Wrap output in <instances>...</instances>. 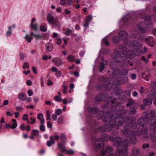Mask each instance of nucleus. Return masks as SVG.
<instances>
[{
  "label": "nucleus",
  "mask_w": 156,
  "mask_h": 156,
  "mask_svg": "<svg viewBox=\"0 0 156 156\" xmlns=\"http://www.w3.org/2000/svg\"><path fill=\"white\" fill-rule=\"evenodd\" d=\"M114 60L116 62H121L123 60L122 57L124 56V52L119 48H116L114 50Z\"/></svg>",
  "instance_id": "f257e3e1"
},
{
  "label": "nucleus",
  "mask_w": 156,
  "mask_h": 156,
  "mask_svg": "<svg viewBox=\"0 0 156 156\" xmlns=\"http://www.w3.org/2000/svg\"><path fill=\"white\" fill-rule=\"evenodd\" d=\"M110 137V136L109 137L106 134H102L101 138L96 140L95 142L96 147L99 148L103 147L104 146L103 142L108 141Z\"/></svg>",
  "instance_id": "f03ea898"
},
{
  "label": "nucleus",
  "mask_w": 156,
  "mask_h": 156,
  "mask_svg": "<svg viewBox=\"0 0 156 156\" xmlns=\"http://www.w3.org/2000/svg\"><path fill=\"white\" fill-rule=\"evenodd\" d=\"M129 143V141L128 140H126L123 141L122 144L119 145L118 147V151L119 153H121L123 156H126L127 155V148L126 145Z\"/></svg>",
  "instance_id": "7ed1b4c3"
},
{
  "label": "nucleus",
  "mask_w": 156,
  "mask_h": 156,
  "mask_svg": "<svg viewBox=\"0 0 156 156\" xmlns=\"http://www.w3.org/2000/svg\"><path fill=\"white\" fill-rule=\"evenodd\" d=\"M47 20L48 23L54 26H56L60 27V24L58 20V18L56 17L54 18L51 14H48L47 16Z\"/></svg>",
  "instance_id": "20e7f679"
},
{
  "label": "nucleus",
  "mask_w": 156,
  "mask_h": 156,
  "mask_svg": "<svg viewBox=\"0 0 156 156\" xmlns=\"http://www.w3.org/2000/svg\"><path fill=\"white\" fill-rule=\"evenodd\" d=\"M123 133L125 135L128 134L127 136L129 137L131 135L132 136L133 140V142H132L133 144H135L136 142V141L134 136V134L135 133V132L133 131H129L127 129H125L122 130V131Z\"/></svg>",
  "instance_id": "39448f33"
},
{
  "label": "nucleus",
  "mask_w": 156,
  "mask_h": 156,
  "mask_svg": "<svg viewBox=\"0 0 156 156\" xmlns=\"http://www.w3.org/2000/svg\"><path fill=\"white\" fill-rule=\"evenodd\" d=\"M52 62L57 66H59L63 64L62 59L58 57L54 58L52 59Z\"/></svg>",
  "instance_id": "423d86ee"
},
{
  "label": "nucleus",
  "mask_w": 156,
  "mask_h": 156,
  "mask_svg": "<svg viewBox=\"0 0 156 156\" xmlns=\"http://www.w3.org/2000/svg\"><path fill=\"white\" fill-rule=\"evenodd\" d=\"M145 41L146 44H148L150 46L153 47L155 44V41L152 39V37H148L145 39Z\"/></svg>",
  "instance_id": "0eeeda50"
},
{
  "label": "nucleus",
  "mask_w": 156,
  "mask_h": 156,
  "mask_svg": "<svg viewBox=\"0 0 156 156\" xmlns=\"http://www.w3.org/2000/svg\"><path fill=\"white\" fill-rule=\"evenodd\" d=\"M130 47L136 50L138 48H140L142 46L141 44L138 43L136 41H134L130 44Z\"/></svg>",
  "instance_id": "6e6552de"
},
{
  "label": "nucleus",
  "mask_w": 156,
  "mask_h": 156,
  "mask_svg": "<svg viewBox=\"0 0 156 156\" xmlns=\"http://www.w3.org/2000/svg\"><path fill=\"white\" fill-rule=\"evenodd\" d=\"M120 118H116L115 121H111L110 123H112V126L117 125L118 126L121 125L123 123L122 121H121Z\"/></svg>",
  "instance_id": "1a4fd4ad"
},
{
  "label": "nucleus",
  "mask_w": 156,
  "mask_h": 156,
  "mask_svg": "<svg viewBox=\"0 0 156 156\" xmlns=\"http://www.w3.org/2000/svg\"><path fill=\"white\" fill-rule=\"evenodd\" d=\"M127 33L125 31H121L119 34V37L122 40H125L127 37Z\"/></svg>",
  "instance_id": "9d476101"
},
{
  "label": "nucleus",
  "mask_w": 156,
  "mask_h": 156,
  "mask_svg": "<svg viewBox=\"0 0 156 156\" xmlns=\"http://www.w3.org/2000/svg\"><path fill=\"white\" fill-rule=\"evenodd\" d=\"M109 140L112 141L114 142V143H116L117 144L119 145L121 144L122 141V139L119 137H117L114 139L113 137L110 136Z\"/></svg>",
  "instance_id": "9b49d317"
},
{
  "label": "nucleus",
  "mask_w": 156,
  "mask_h": 156,
  "mask_svg": "<svg viewBox=\"0 0 156 156\" xmlns=\"http://www.w3.org/2000/svg\"><path fill=\"white\" fill-rule=\"evenodd\" d=\"M152 101L151 99L150 98H145L144 100V105L141 106L142 107L144 105H148L152 104Z\"/></svg>",
  "instance_id": "f8f14e48"
},
{
  "label": "nucleus",
  "mask_w": 156,
  "mask_h": 156,
  "mask_svg": "<svg viewBox=\"0 0 156 156\" xmlns=\"http://www.w3.org/2000/svg\"><path fill=\"white\" fill-rule=\"evenodd\" d=\"M58 146L60 149L61 151L62 152H65V151H66V146L65 145V144L62 143H59L58 144Z\"/></svg>",
  "instance_id": "ddd939ff"
},
{
  "label": "nucleus",
  "mask_w": 156,
  "mask_h": 156,
  "mask_svg": "<svg viewBox=\"0 0 156 156\" xmlns=\"http://www.w3.org/2000/svg\"><path fill=\"white\" fill-rule=\"evenodd\" d=\"M46 49L47 51L50 52L53 50V47L51 43H48L46 44Z\"/></svg>",
  "instance_id": "4468645a"
},
{
  "label": "nucleus",
  "mask_w": 156,
  "mask_h": 156,
  "mask_svg": "<svg viewBox=\"0 0 156 156\" xmlns=\"http://www.w3.org/2000/svg\"><path fill=\"white\" fill-rule=\"evenodd\" d=\"M27 95L24 93H22L18 95V98L21 101L26 100Z\"/></svg>",
  "instance_id": "2eb2a0df"
},
{
  "label": "nucleus",
  "mask_w": 156,
  "mask_h": 156,
  "mask_svg": "<svg viewBox=\"0 0 156 156\" xmlns=\"http://www.w3.org/2000/svg\"><path fill=\"white\" fill-rule=\"evenodd\" d=\"M50 140L48 141L47 142V145L48 147L51 146L52 144H54L55 143L54 140V137L52 136H51L50 137Z\"/></svg>",
  "instance_id": "dca6fc26"
},
{
  "label": "nucleus",
  "mask_w": 156,
  "mask_h": 156,
  "mask_svg": "<svg viewBox=\"0 0 156 156\" xmlns=\"http://www.w3.org/2000/svg\"><path fill=\"white\" fill-rule=\"evenodd\" d=\"M12 125L10 127V128L11 129H14L16 128L17 125V123L16 121V120L14 119H13L12 120Z\"/></svg>",
  "instance_id": "f3484780"
},
{
  "label": "nucleus",
  "mask_w": 156,
  "mask_h": 156,
  "mask_svg": "<svg viewBox=\"0 0 156 156\" xmlns=\"http://www.w3.org/2000/svg\"><path fill=\"white\" fill-rule=\"evenodd\" d=\"M60 139L62 143H66L67 141L66 136L64 133H62L60 137Z\"/></svg>",
  "instance_id": "a211bd4d"
},
{
  "label": "nucleus",
  "mask_w": 156,
  "mask_h": 156,
  "mask_svg": "<svg viewBox=\"0 0 156 156\" xmlns=\"http://www.w3.org/2000/svg\"><path fill=\"white\" fill-rule=\"evenodd\" d=\"M112 150V148L111 147H108L106 148L105 150L102 151H101V154L102 155H104L106 153L111 152Z\"/></svg>",
  "instance_id": "6ab92c4d"
},
{
  "label": "nucleus",
  "mask_w": 156,
  "mask_h": 156,
  "mask_svg": "<svg viewBox=\"0 0 156 156\" xmlns=\"http://www.w3.org/2000/svg\"><path fill=\"white\" fill-rule=\"evenodd\" d=\"M30 35H33L34 38L37 39H40L43 37L42 35L41 34H34L33 32L31 33Z\"/></svg>",
  "instance_id": "aec40b11"
},
{
  "label": "nucleus",
  "mask_w": 156,
  "mask_h": 156,
  "mask_svg": "<svg viewBox=\"0 0 156 156\" xmlns=\"http://www.w3.org/2000/svg\"><path fill=\"white\" fill-rule=\"evenodd\" d=\"M30 26L31 28L34 30L37 31L38 30V25L37 23L33 24L30 23Z\"/></svg>",
  "instance_id": "412c9836"
},
{
  "label": "nucleus",
  "mask_w": 156,
  "mask_h": 156,
  "mask_svg": "<svg viewBox=\"0 0 156 156\" xmlns=\"http://www.w3.org/2000/svg\"><path fill=\"white\" fill-rule=\"evenodd\" d=\"M72 31L69 29L67 28L64 30V33L66 35L68 36L72 34Z\"/></svg>",
  "instance_id": "4be33fe9"
},
{
  "label": "nucleus",
  "mask_w": 156,
  "mask_h": 156,
  "mask_svg": "<svg viewBox=\"0 0 156 156\" xmlns=\"http://www.w3.org/2000/svg\"><path fill=\"white\" fill-rule=\"evenodd\" d=\"M47 26L46 24H43L40 27V30L42 32H45L47 30Z\"/></svg>",
  "instance_id": "5701e85b"
},
{
  "label": "nucleus",
  "mask_w": 156,
  "mask_h": 156,
  "mask_svg": "<svg viewBox=\"0 0 156 156\" xmlns=\"http://www.w3.org/2000/svg\"><path fill=\"white\" fill-rule=\"evenodd\" d=\"M67 58L68 60L70 62H73L74 61L75 59V57L73 55H69L67 57Z\"/></svg>",
  "instance_id": "b1692460"
},
{
  "label": "nucleus",
  "mask_w": 156,
  "mask_h": 156,
  "mask_svg": "<svg viewBox=\"0 0 156 156\" xmlns=\"http://www.w3.org/2000/svg\"><path fill=\"white\" fill-rule=\"evenodd\" d=\"M134 101L132 99H129L128 101V103L126 104V106H128L129 105H132L134 104Z\"/></svg>",
  "instance_id": "393cba45"
},
{
  "label": "nucleus",
  "mask_w": 156,
  "mask_h": 156,
  "mask_svg": "<svg viewBox=\"0 0 156 156\" xmlns=\"http://www.w3.org/2000/svg\"><path fill=\"white\" fill-rule=\"evenodd\" d=\"M140 154L139 150L137 148H134L132 151V154L133 155H137Z\"/></svg>",
  "instance_id": "a878e982"
},
{
  "label": "nucleus",
  "mask_w": 156,
  "mask_h": 156,
  "mask_svg": "<svg viewBox=\"0 0 156 156\" xmlns=\"http://www.w3.org/2000/svg\"><path fill=\"white\" fill-rule=\"evenodd\" d=\"M24 38L28 42H30L31 41V40L33 39L32 37H29V35L27 34H26V36Z\"/></svg>",
  "instance_id": "bb28decb"
},
{
  "label": "nucleus",
  "mask_w": 156,
  "mask_h": 156,
  "mask_svg": "<svg viewBox=\"0 0 156 156\" xmlns=\"http://www.w3.org/2000/svg\"><path fill=\"white\" fill-rule=\"evenodd\" d=\"M31 133L33 135L38 136L39 135V131L38 130L33 129L32 130Z\"/></svg>",
  "instance_id": "cd10ccee"
},
{
  "label": "nucleus",
  "mask_w": 156,
  "mask_h": 156,
  "mask_svg": "<svg viewBox=\"0 0 156 156\" xmlns=\"http://www.w3.org/2000/svg\"><path fill=\"white\" fill-rule=\"evenodd\" d=\"M65 152L67 154L70 155H73L74 153V151L72 150H67L66 149V151H65Z\"/></svg>",
  "instance_id": "c85d7f7f"
},
{
  "label": "nucleus",
  "mask_w": 156,
  "mask_h": 156,
  "mask_svg": "<svg viewBox=\"0 0 156 156\" xmlns=\"http://www.w3.org/2000/svg\"><path fill=\"white\" fill-rule=\"evenodd\" d=\"M89 110L93 114H94L96 113L98 111V109L96 108H92Z\"/></svg>",
  "instance_id": "c756f323"
},
{
  "label": "nucleus",
  "mask_w": 156,
  "mask_h": 156,
  "mask_svg": "<svg viewBox=\"0 0 156 156\" xmlns=\"http://www.w3.org/2000/svg\"><path fill=\"white\" fill-rule=\"evenodd\" d=\"M29 120V123L32 124L35 123L36 119L35 118H30Z\"/></svg>",
  "instance_id": "7c9ffc66"
},
{
  "label": "nucleus",
  "mask_w": 156,
  "mask_h": 156,
  "mask_svg": "<svg viewBox=\"0 0 156 156\" xmlns=\"http://www.w3.org/2000/svg\"><path fill=\"white\" fill-rule=\"evenodd\" d=\"M155 114V111L154 110H151L149 112V114L151 117H154Z\"/></svg>",
  "instance_id": "2f4dec72"
},
{
  "label": "nucleus",
  "mask_w": 156,
  "mask_h": 156,
  "mask_svg": "<svg viewBox=\"0 0 156 156\" xmlns=\"http://www.w3.org/2000/svg\"><path fill=\"white\" fill-rule=\"evenodd\" d=\"M113 41L115 44H117L119 42V39L116 36H115L113 38Z\"/></svg>",
  "instance_id": "473e14b6"
},
{
  "label": "nucleus",
  "mask_w": 156,
  "mask_h": 156,
  "mask_svg": "<svg viewBox=\"0 0 156 156\" xmlns=\"http://www.w3.org/2000/svg\"><path fill=\"white\" fill-rule=\"evenodd\" d=\"M100 65V71L101 72L102 70L105 69L104 64L103 62H101Z\"/></svg>",
  "instance_id": "72a5a7b5"
},
{
  "label": "nucleus",
  "mask_w": 156,
  "mask_h": 156,
  "mask_svg": "<svg viewBox=\"0 0 156 156\" xmlns=\"http://www.w3.org/2000/svg\"><path fill=\"white\" fill-rule=\"evenodd\" d=\"M142 77L144 79L147 81H148L149 80V76L148 75H146L145 73H144L142 74Z\"/></svg>",
  "instance_id": "f704fd0d"
},
{
  "label": "nucleus",
  "mask_w": 156,
  "mask_h": 156,
  "mask_svg": "<svg viewBox=\"0 0 156 156\" xmlns=\"http://www.w3.org/2000/svg\"><path fill=\"white\" fill-rule=\"evenodd\" d=\"M62 113V110L61 109H58L55 111V113L58 115H59Z\"/></svg>",
  "instance_id": "c9c22d12"
},
{
  "label": "nucleus",
  "mask_w": 156,
  "mask_h": 156,
  "mask_svg": "<svg viewBox=\"0 0 156 156\" xmlns=\"http://www.w3.org/2000/svg\"><path fill=\"white\" fill-rule=\"evenodd\" d=\"M92 19V16L91 15H88L86 17V21L87 22L90 23Z\"/></svg>",
  "instance_id": "e433bc0d"
},
{
  "label": "nucleus",
  "mask_w": 156,
  "mask_h": 156,
  "mask_svg": "<svg viewBox=\"0 0 156 156\" xmlns=\"http://www.w3.org/2000/svg\"><path fill=\"white\" fill-rule=\"evenodd\" d=\"M9 30L6 32L7 36H9L11 34V27L10 26H9L8 27Z\"/></svg>",
  "instance_id": "4c0bfd02"
},
{
  "label": "nucleus",
  "mask_w": 156,
  "mask_h": 156,
  "mask_svg": "<svg viewBox=\"0 0 156 156\" xmlns=\"http://www.w3.org/2000/svg\"><path fill=\"white\" fill-rule=\"evenodd\" d=\"M54 137V140L55 139V140H58L59 138V136L56 133H55L54 136H52Z\"/></svg>",
  "instance_id": "58836bf2"
},
{
  "label": "nucleus",
  "mask_w": 156,
  "mask_h": 156,
  "mask_svg": "<svg viewBox=\"0 0 156 156\" xmlns=\"http://www.w3.org/2000/svg\"><path fill=\"white\" fill-rule=\"evenodd\" d=\"M62 74L61 72L59 70H58L56 72L55 75L58 77H59L61 76Z\"/></svg>",
  "instance_id": "ea45409f"
},
{
  "label": "nucleus",
  "mask_w": 156,
  "mask_h": 156,
  "mask_svg": "<svg viewBox=\"0 0 156 156\" xmlns=\"http://www.w3.org/2000/svg\"><path fill=\"white\" fill-rule=\"evenodd\" d=\"M60 4L62 5H63L67 4V0H61L60 1Z\"/></svg>",
  "instance_id": "a19ab883"
},
{
  "label": "nucleus",
  "mask_w": 156,
  "mask_h": 156,
  "mask_svg": "<svg viewBox=\"0 0 156 156\" xmlns=\"http://www.w3.org/2000/svg\"><path fill=\"white\" fill-rule=\"evenodd\" d=\"M40 129L42 132L44 131H45V126L43 124H41L40 126Z\"/></svg>",
  "instance_id": "79ce46f5"
},
{
  "label": "nucleus",
  "mask_w": 156,
  "mask_h": 156,
  "mask_svg": "<svg viewBox=\"0 0 156 156\" xmlns=\"http://www.w3.org/2000/svg\"><path fill=\"white\" fill-rule=\"evenodd\" d=\"M55 100L57 101H58L59 102H61L62 101V99L60 97H58V96H56L55 97Z\"/></svg>",
  "instance_id": "37998d69"
},
{
  "label": "nucleus",
  "mask_w": 156,
  "mask_h": 156,
  "mask_svg": "<svg viewBox=\"0 0 156 156\" xmlns=\"http://www.w3.org/2000/svg\"><path fill=\"white\" fill-rule=\"evenodd\" d=\"M29 67L28 64L27 62L24 63V65L23 66V69H25L26 68L27 69H28Z\"/></svg>",
  "instance_id": "c03bdc74"
},
{
  "label": "nucleus",
  "mask_w": 156,
  "mask_h": 156,
  "mask_svg": "<svg viewBox=\"0 0 156 156\" xmlns=\"http://www.w3.org/2000/svg\"><path fill=\"white\" fill-rule=\"evenodd\" d=\"M141 60L145 63H147L148 61V59L146 58L144 56L142 57Z\"/></svg>",
  "instance_id": "a18cd8bd"
},
{
  "label": "nucleus",
  "mask_w": 156,
  "mask_h": 156,
  "mask_svg": "<svg viewBox=\"0 0 156 156\" xmlns=\"http://www.w3.org/2000/svg\"><path fill=\"white\" fill-rule=\"evenodd\" d=\"M143 19H144L146 21H148L150 20L151 17L150 16H142Z\"/></svg>",
  "instance_id": "49530a36"
},
{
  "label": "nucleus",
  "mask_w": 156,
  "mask_h": 156,
  "mask_svg": "<svg viewBox=\"0 0 156 156\" xmlns=\"http://www.w3.org/2000/svg\"><path fill=\"white\" fill-rule=\"evenodd\" d=\"M128 72V70L126 69H123L122 71V73L123 75H125Z\"/></svg>",
  "instance_id": "de8ad7c7"
},
{
  "label": "nucleus",
  "mask_w": 156,
  "mask_h": 156,
  "mask_svg": "<svg viewBox=\"0 0 156 156\" xmlns=\"http://www.w3.org/2000/svg\"><path fill=\"white\" fill-rule=\"evenodd\" d=\"M56 43L58 44V45H60L61 44V41H62V40L61 38H58L57 39H56Z\"/></svg>",
  "instance_id": "09e8293b"
},
{
  "label": "nucleus",
  "mask_w": 156,
  "mask_h": 156,
  "mask_svg": "<svg viewBox=\"0 0 156 156\" xmlns=\"http://www.w3.org/2000/svg\"><path fill=\"white\" fill-rule=\"evenodd\" d=\"M103 42L106 46H108L109 45V43L105 38L103 39Z\"/></svg>",
  "instance_id": "8fccbe9b"
},
{
  "label": "nucleus",
  "mask_w": 156,
  "mask_h": 156,
  "mask_svg": "<svg viewBox=\"0 0 156 156\" xmlns=\"http://www.w3.org/2000/svg\"><path fill=\"white\" fill-rule=\"evenodd\" d=\"M26 56V55L24 53H21L20 54V57L21 59H23Z\"/></svg>",
  "instance_id": "3c124183"
},
{
  "label": "nucleus",
  "mask_w": 156,
  "mask_h": 156,
  "mask_svg": "<svg viewBox=\"0 0 156 156\" xmlns=\"http://www.w3.org/2000/svg\"><path fill=\"white\" fill-rule=\"evenodd\" d=\"M38 119L40 121L41 124H43L44 122V119L43 118H38Z\"/></svg>",
  "instance_id": "603ef678"
},
{
  "label": "nucleus",
  "mask_w": 156,
  "mask_h": 156,
  "mask_svg": "<svg viewBox=\"0 0 156 156\" xmlns=\"http://www.w3.org/2000/svg\"><path fill=\"white\" fill-rule=\"evenodd\" d=\"M139 30L142 33H145L146 32L145 30L141 27L139 28Z\"/></svg>",
  "instance_id": "864d4df0"
},
{
  "label": "nucleus",
  "mask_w": 156,
  "mask_h": 156,
  "mask_svg": "<svg viewBox=\"0 0 156 156\" xmlns=\"http://www.w3.org/2000/svg\"><path fill=\"white\" fill-rule=\"evenodd\" d=\"M20 128L22 130H24L25 128L24 124H23L20 125Z\"/></svg>",
  "instance_id": "5fc2aeb1"
},
{
  "label": "nucleus",
  "mask_w": 156,
  "mask_h": 156,
  "mask_svg": "<svg viewBox=\"0 0 156 156\" xmlns=\"http://www.w3.org/2000/svg\"><path fill=\"white\" fill-rule=\"evenodd\" d=\"M27 93L28 96H32L33 94V91L30 90H28L27 92Z\"/></svg>",
  "instance_id": "6e6d98bb"
},
{
  "label": "nucleus",
  "mask_w": 156,
  "mask_h": 156,
  "mask_svg": "<svg viewBox=\"0 0 156 156\" xmlns=\"http://www.w3.org/2000/svg\"><path fill=\"white\" fill-rule=\"evenodd\" d=\"M67 4L68 5H71L73 3L72 0H67Z\"/></svg>",
  "instance_id": "4d7b16f0"
},
{
  "label": "nucleus",
  "mask_w": 156,
  "mask_h": 156,
  "mask_svg": "<svg viewBox=\"0 0 156 156\" xmlns=\"http://www.w3.org/2000/svg\"><path fill=\"white\" fill-rule=\"evenodd\" d=\"M6 114L7 116H13V113H11L9 111H7L6 112Z\"/></svg>",
  "instance_id": "13d9d810"
},
{
  "label": "nucleus",
  "mask_w": 156,
  "mask_h": 156,
  "mask_svg": "<svg viewBox=\"0 0 156 156\" xmlns=\"http://www.w3.org/2000/svg\"><path fill=\"white\" fill-rule=\"evenodd\" d=\"M136 110L134 108H133L130 111V113L132 114H134L135 113Z\"/></svg>",
  "instance_id": "bf43d9fd"
},
{
  "label": "nucleus",
  "mask_w": 156,
  "mask_h": 156,
  "mask_svg": "<svg viewBox=\"0 0 156 156\" xmlns=\"http://www.w3.org/2000/svg\"><path fill=\"white\" fill-rule=\"evenodd\" d=\"M32 70L33 72L35 74H37V73L36 69L35 67L33 66L32 68Z\"/></svg>",
  "instance_id": "052dcab7"
},
{
  "label": "nucleus",
  "mask_w": 156,
  "mask_h": 156,
  "mask_svg": "<svg viewBox=\"0 0 156 156\" xmlns=\"http://www.w3.org/2000/svg\"><path fill=\"white\" fill-rule=\"evenodd\" d=\"M151 86L152 87H156V81H153L151 83Z\"/></svg>",
  "instance_id": "680f3d73"
},
{
  "label": "nucleus",
  "mask_w": 156,
  "mask_h": 156,
  "mask_svg": "<svg viewBox=\"0 0 156 156\" xmlns=\"http://www.w3.org/2000/svg\"><path fill=\"white\" fill-rule=\"evenodd\" d=\"M51 70L54 72H56L58 71L57 69L55 67H52L51 69Z\"/></svg>",
  "instance_id": "e2e57ef3"
},
{
  "label": "nucleus",
  "mask_w": 156,
  "mask_h": 156,
  "mask_svg": "<svg viewBox=\"0 0 156 156\" xmlns=\"http://www.w3.org/2000/svg\"><path fill=\"white\" fill-rule=\"evenodd\" d=\"M131 77L132 79L134 80L136 78V75L135 74H132L131 75Z\"/></svg>",
  "instance_id": "0e129e2a"
},
{
  "label": "nucleus",
  "mask_w": 156,
  "mask_h": 156,
  "mask_svg": "<svg viewBox=\"0 0 156 156\" xmlns=\"http://www.w3.org/2000/svg\"><path fill=\"white\" fill-rule=\"evenodd\" d=\"M138 40L139 41H142L144 40V38L143 37H139L138 38Z\"/></svg>",
  "instance_id": "69168bd1"
},
{
  "label": "nucleus",
  "mask_w": 156,
  "mask_h": 156,
  "mask_svg": "<svg viewBox=\"0 0 156 156\" xmlns=\"http://www.w3.org/2000/svg\"><path fill=\"white\" fill-rule=\"evenodd\" d=\"M47 126L49 128H51L52 127V125L49 121L47 122Z\"/></svg>",
  "instance_id": "338daca9"
},
{
  "label": "nucleus",
  "mask_w": 156,
  "mask_h": 156,
  "mask_svg": "<svg viewBox=\"0 0 156 156\" xmlns=\"http://www.w3.org/2000/svg\"><path fill=\"white\" fill-rule=\"evenodd\" d=\"M26 83L27 85L30 86L32 84V82L30 80H28L27 81Z\"/></svg>",
  "instance_id": "774afa93"
}]
</instances>
